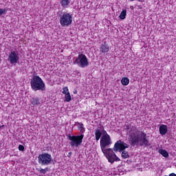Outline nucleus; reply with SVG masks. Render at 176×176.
Here are the masks:
<instances>
[{
  "label": "nucleus",
  "instance_id": "f257e3e1",
  "mask_svg": "<svg viewBox=\"0 0 176 176\" xmlns=\"http://www.w3.org/2000/svg\"><path fill=\"white\" fill-rule=\"evenodd\" d=\"M129 144L132 146L140 145V146H151V142L144 131L135 130L133 127L129 132Z\"/></svg>",
  "mask_w": 176,
  "mask_h": 176
},
{
  "label": "nucleus",
  "instance_id": "f03ea898",
  "mask_svg": "<svg viewBox=\"0 0 176 176\" xmlns=\"http://www.w3.org/2000/svg\"><path fill=\"white\" fill-rule=\"evenodd\" d=\"M30 85L34 91H43L45 89V82L39 76H33L30 80Z\"/></svg>",
  "mask_w": 176,
  "mask_h": 176
},
{
  "label": "nucleus",
  "instance_id": "7ed1b4c3",
  "mask_svg": "<svg viewBox=\"0 0 176 176\" xmlns=\"http://www.w3.org/2000/svg\"><path fill=\"white\" fill-rule=\"evenodd\" d=\"M126 148H129V144L122 140H118L114 144L113 151L114 152H122V157H123V159H127L130 157V155H129V152L124 150Z\"/></svg>",
  "mask_w": 176,
  "mask_h": 176
},
{
  "label": "nucleus",
  "instance_id": "20e7f679",
  "mask_svg": "<svg viewBox=\"0 0 176 176\" xmlns=\"http://www.w3.org/2000/svg\"><path fill=\"white\" fill-rule=\"evenodd\" d=\"M85 137V135H67V140H69V144L70 146L78 148V146H80L82 145V142H83V138Z\"/></svg>",
  "mask_w": 176,
  "mask_h": 176
},
{
  "label": "nucleus",
  "instance_id": "39448f33",
  "mask_svg": "<svg viewBox=\"0 0 176 176\" xmlns=\"http://www.w3.org/2000/svg\"><path fill=\"white\" fill-rule=\"evenodd\" d=\"M60 24L61 27H69L72 24V14L67 12L62 13L60 16Z\"/></svg>",
  "mask_w": 176,
  "mask_h": 176
},
{
  "label": "nucleus",
  "instance_id": "423d86ee",
  "mask_svg": "<svg viewBox=\"0 0 176 176\" xmlns=\"http://www.w3.org/2000/svg\"><path fill=\"white\" fill-rule=\"evenodd\" d=\"M110 145H112V139H111V136L109 135H102L100 138V148L102 152H104L107 151V148Z\"/></svg>",
  "mask_w": 176,
  "mask_h": 176
},
{
  "label": "nucleus",
  "instance_id": "0eeeda50",
  "mask_svg": "<svg viewBox=\"0 0 176 176\" xmlns=\"http://www.w3.org/2000/svg\"><path fill=\"white\" fill-rule=\"evenodd\" d=\"M38 164L41 166H49L52 163V155L49 153H42L38 157Z\"/></svg>",
  "mask_w": 176,
  "mask_h": 176
},
{
  "label": "nucleus",
  "instance_id": "6e6552de",
  "mask_svg": "<svg viewBox=\"0 0 176 176\" xmlns=\"http://www.w3.org/2000/svg\"><path fill=\"white\" fill-rule=\"evenodd\" d=\"M74 64H77L80 68H85L86 67H89V60L86 55L80 54L76 58Z\"/></svg>",
  "mask_w": 176,
  "mask_h": 176
},
{
  "label": "nucleus",
  "instance_id": "1a4fd4ad",
  "mask_svg": "<svg viewBox=\"0 0 176 176\" xmlns=\"http://www.w3.org/2000/svg\"><path fill=\"white\" fill-rule=\"evenodd\" d=\"M102 153H104L109 163H111V164H113L114 162H120V159L116 156V154L113 153L112 148H107L105 152H102Z\"/></svg>",
  "mask_w": 176,
  "mask_h": 176
},
{
  "label": "nucleus",
  "instance_id": "9d476101",
  "mask_svg": "<svg viewBox=\"0 0 176 176\" xmlns=\"http://www.w3.org/2000/svg\"><path fill=\"white\" fill-rule=\"evenodd\" d=\"M19 60L20 57L19 56V52L16 51H12L9 54L8 61H9L10 64L16 65L19 63Z\"/></svg>",
  "mask_w": 176,
  "mask_h": 176
},
{
  "label": "nucleus",
  "instance_id": "9b49d317",
  "mask_svg": "<svg viewBox=\"0 0 176 176\" xmlns=\"http://www.w3.org/2000/svg\"><path fill=\"white\" fill-rule=\"evenodd\" d=\"M100 53H108L109 52V45L107 43V42L104 41L99 48Z\"/></svg>",
  "mask_w": 176,
  "mask_h": 176
},
{
  "label": "nucleus",
  "instance_id": "f8f14e48",
  "mask_svg": "<svg viewBox=\"0 0 176 176\" xmlns=\"http://www.w3.org/2000/svg\"><path fill=\"white\" fill-rule=\"evenodd\" d=\"M160 134L162 135H166L168 131L167 125L161 124L159 129Z\"/></svg>",
  "mask_w": 176,
  "mask_h": 176
},
{
  "label": "nucleus",
  "instance_id": "ddd939ff",
  "mask_svg": "<svg viewBox=\"0 0 176 176\" xmlns=\"http://www.w3.org/2000/svg\"><path fill=\"white\" fill-rule=\"evenodd\" d=\"M62 8H68V5H69V3H71V1L70 0H60V2Z\"/></svg>",
  "mask_w": 176,
  "mask_h": 176
},
{
  "label": "nucleus",
  "instance_id": "4468645a",
  "mask_svg": "<svg viewBox=\"0 0 176 176\" xmlns=\"http://www.w3.org/2000/svg\"><path fill=\"white\" fill-rule=\"evenodd\" d=\"M101 135H102V133L100 129H96L95 131V138L96 141H98L101 138Z\"/></svg>",
  "mask_w": 176,
  "mask_h": 176
},
{
  "label": "nucleus",
  "instance_id": "2eb2a0df",
  "mask_svg": "<svg viewBox=\"0 0 176 176\" xmlns=\"http://www.w3.org/2000/svg\"><path fill=\"white\" fill-rule=\"evenodd\" d=\"M121 83L123 86H127V85L130 83V80H129V78L127 77L122 78L121 80Z\"/></svg>",
  "mask_w": 176,
  "mask_h": 176
},
{
  "label": "nucleus",
  "instance_id": "dca6fc26",
  "mask_svg": "<svg viewBox=\"0 0 176 176\" xmlns=\"http://www.w3.org/2000/svg\"><path fill=\"white\" fill-rule=\"evenodd\" d=\"M158 152L160 155L164 156V157H168V152L164 149H160L158 150Z\"/></svg>",
  "mask_w": 176,
  "mask_h": 176
},
{
  "label": "nucleus",
  "instance_id": "f3484780",
  "mask_svg": "<svg viewBox=\"0 0 176 176\" xmlns=\"http://www.w3.org/2000/svg\"><path fill=\"white\" fill-rule=\"evenodd\" d=\"M126 14L127 10H123L120 14V19H121V20H124V19H126Z\"/></svg>",
  "mask_w": 176,
  "mask_h": 176
},
{
  "label": "nucleus",
  "instance_id": "a211bd4d",
  "mask_svg": "<svg viewBox=\"0 0 176 176\" xmlns=\"http://www.w3.org/2000/svg\"><path fill=\"white\" fill-rule=\"evenodd\" d=\"M32 105H39L41 102H39V98H34L31 101Z\"/></svg>",
  "mask_w": 176,
  "mask_h": 176
},
{
  "label": "nucleus",
  "instance_id": "6ab92c4d",
  "mask_svg": "<svg viewBox=\"0 0 176 176\" xmlns=\"http://www.w3.org/2000/svg\"><path fill=\"white\" fill-rule=\"evenodd\" d=\"M36 170L38 171H39V173L41 174H46V173H47V171H49V168H45L44 169L42 168H36Z\"/></svg>",
  "mask_w": 176,
  "mask_h": 176
},
{
  "label": "nucleus",
  "instance_id": "aec40b11",
  "mask_svg": "<svg viewBox=\"0 0 176 176\" xmlns=\"http://www.w3.org/2000/svg\"><path fill=\"white\" fill-rule=\"evenodd\" d=\"M71 100H72V98H71V94H66L65 95V101H66V102H69V101H71Z\"/></svg>",
  "mask_w": 176,
  "mask_h": 176
},
{
  "label": "nucleus",
  "instance_id": "412c9836",
  "mask_svg": "<svg viewBox=\"0 0 176 176\" xmlns=\"http://www.w3.org/2000/svg\"><path fill=\"white\" fill-rule=\"evenodd\" d=\"M63 94H69V91L68 90V87H65L63 88Z\"/></svg>",
  "mask_w": 176,
  "mask_h": 176
},
{
  "label": "nucleus",
  "instance_id": "4be33fe9",
  "mask_svg": "<svg viewBox=\"0 0 176 176\" xmlns=\"http://www.w3.org/2000/svg\"><path fill=\"white\" fill-rule=\"evenodd\" d=\"M8 12V10L6 9H0V16H2L3 14H6V13Z\"/></svg>",
  "mask_w": 176,
  "mask_h": 176
},
{
  "label": "nucleus",
  "instance_id": "5701e85b",
  "mask_svg": "<svg viewBox=\"0 0 176 176\" xmlns=\"http://www.w3.org/2000/svg\"><path fill=\"white\" fill-rule=\"evenodd\" d=\"M18 148H19V151H21V152H24V149H25L24 146L20 144Z\"/></svg>",
  "mask_w": 176,
  "mask_h": 176
},
{
  "label": "nucleus",
  "instance_id": "b1692460",
  "mask_svg": "<svg viewBox=\"0 0 176 176\" xmlns=\"http://www.w3.org/2000/svg\"><path fill=\"white\" fill-rule=\"evenodd\" d=\"M102 133L103 135H109L108 134V133H107V131H105V130H102Z\"/></svg>",
  "mask_w": 176,
  "mask_h": 176
},
{
  "label": "nucleus",
  "instance_id": "393cba45",
  "mask_svg": "<svg viewBox=\"0 0 176 176\" xmlns=\"http://www.w3.org/2000/svg\"><path fill=\"white\" fill-rule=\"evenodd\" d=\"M80 131H82V130H83L85 128L83 127V124H81L80 126Z\"/></svg>",
  "mask_w": 176,
  "mask_h": 176
},
{
  "label": "nucleus",
  "instance_id": "a878e982",
  "mask_svg": "<svg viewBox=\"0 0 176 176\" xmlns=\"http://www.w3.org/2000/svg\"><path fill=\"white\" fill-rule=\"evenodd\" d=\"M72 155V152H69V153H68L67 157H71Z\"/></svg>",
  "mask_w": 176,
  "mask_h": 176
},
{
  "label": "nucleus",
  "instance_id": "bb28decb",
  "mask_svg": "<svg viewBox=\"0 0 176 176\" xmlns=\"http://www.w3.org/2000/svg\"><path fill=\"white\" fill-rule=\"evenodd\" d=\"M168 176H176L175 173H170Z\"/></svg>",
  "mask_w": 176,
  "mask_h": 176
},
{
  "label": "nucleus",
  "instance_id": "cd10ccee",
  "mask_svg": "<svg viewBox=\"0 0 176 176\" xmlns=\"http://www.w3.org/2000/svg\"><path fill=\"white\" fill-rule=\"evenodd\" d=\"M76 93H78V91H74V94H76Z\"/></svg>",
  "mask_w": 176,
  "mask_h": 176
},
{
  "label": "nucleus",
  "instance_id": "c85d7f7f",
  "mask_svg": "<svg viewBox=\"0 0 176 176\" xmlns=\"http://www.w3.org/2000/svg\"><path fill=\"white\" fill-rule=\"evenodd\" d=\"M1 127H3V126H1V125H0V129H1Z\"/></svg>",
  "mask_w": 176,
  "mask_h": 176
},
{
  "label": "nucleus",
  "instance_id": "c756f323",
  "mask_svg": "<svg viewBox=\"0 0 176 176\" xmlns=\"http://www.w3.org/2000/svg\"><path fill=\"white\" fill-rule=\"evenodd\" d=\"M131 1H134V0H131Z\"/></svg>",
  "mask_w": 176,
  "mask_h": 176
}]
</instances>
